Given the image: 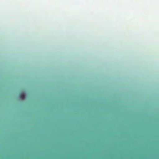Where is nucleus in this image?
<instances>
[{"instance_id": "1", "label": "nucleus", "mask_w": 159, "mask_h": 159, "mask_svg": "<svg viewBox=\"0 0 159 159\" xmlns=\"http://www.w3.org/2000/svg\"><path fill=\"white\" fill-rule=\"evenodd\" d=\"M20 97L22 99H24L25 98V95L24 93H22L20 95Z\"/></svg>"}]
</instances>
